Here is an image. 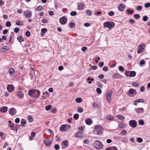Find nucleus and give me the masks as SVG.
<instances>
[{"label":"nucleus","instance_id":"obj_59","mask_svg":"<svg viewBox=\"0 0 150 150\" xmlns=\"http://www.w3.org/2000/svg\"><path fill=\"white\" fill-rule=\"evenodd\" d=\"M48 21V20L46 19H43L42 20V22L43 23H47Z\"/></svg>","mask_w":150,"mask_h":150},{"label":"nucleus","instance_id":"obj_45","mask_svg":"<svg viewBox=\"0 0 150 150\" xmlns=\"http://www.w3.org/2000/svg\"><path fill=\"white\" fill-rule=\"evenodd\" d=\"M79 117V115L78 114H75L73 116V117L76 120H77Z\"/></svg>","mask_w":150,"mask_h":150},{"label":"nucleus","instance_id":"obj_57","mask_svg":"<svg viewBox=\"0 0 150 150\" xmlns=\"http://www.w3.org/2000/svg\"><path fill=\"white\" fill-rule=\"evenodd\" d=\"M6 26L9 27L11 26V23L9 21H8L6 23Z\"/></svg>","mask_w":150,"mask_h":150},{"label":"nucleus","instance_id":"obj_9","mask_svg":"<svg viewBox=\"0 0 150 150\" xmlns=\"http://www.w3.org/2000/svg\"><path fill=\"white\" fill-rule=\"evenodd\" d=\"M129 125L133 128L136 127L137 123L136 121L134 120H131L129 122Z\"/></svg>","mask_w":150,"mask_h":150},{"label":"nucleus","instance_id":"obj_26","mask_svg":"<svg viewBox=\"0 0 150 150\" xmlns=\"http://www.w3.org/2000/svg\"><path fill=\"white\" fill-rule=\"evenodd\" d=\"M17 39L20 42H23L24 41V39L23 38L22 36H20L18 37Z\"/></svg>","mask_w":150,"mask_h":150},{"label":"nucleus","instance_id":"obj_10","mask_svg":"<svg viewBox=\"0 0 150 150\" xmlns=\"http://www.w3.org/2000/svg\"><path fill=\"white\" fill-rule=\"evenodd\" d=\"M112 91L108 92L106 95V99L108 103L110 102L111 99V95L112 94Z\"/></svg>","mask_w":150,"mask_h":150},{"label":"nucleus","instance_id":"obj_42","mask_svg":"<svg viewBox=\"0 0 150 150\" xmlns=\"http://www.w3.org/2000/svg\"><path fill=\"white\" fill-rule=\"evenodd\" d=\"M16 24L18 25H22L23 24V22L20 21L16 22Z\"/></svg>","mask_w":150,"mask_h":150},{"label":"nucleus","instance_id":"obj_50","mask_svg":"<svg viewBox=\"0 0 150 150\" xmlns=\"http://www.w3.org/2000/svg\"><path fill=\"white\" fill-rule=\"evenodd\" d=\"M119 69L120 71L122 72L124 70L123 67L122 66H120L119 67Z\"/></svg>","mask_w":150,"mask_h":150},{"label":"nucleus","instance_id":"obj_28","mask_svg":"<svg viewBox=\"0 0 150 150\" xmlns=\"http://www.w3.org/2000/svg\"><path fill=\"white\" fill-rule=\"evenodd\" d=\"M136 75V73L134 71H132L130 72V77H133Z\"/></svg>","mask_w":150,"mask_h":150},{"label":"nucleus","instance_id":"obj_36","mask_svg":"<svg viewBox=\"0 0 150 150\" xmlns=\"http://www.w3.org/2000/svg\"><path fill=\"white\" fill-rule=\"evenodd\" d=\"M52 106L50 105H49L48 106H46L45 107V110H46L48 111L50 110Z\"/></svg>","mask_w":150,"mask_h":150},{"label":"nucleus","instance_id":"obj_62","mask_svg":"<svg viewBox=\"0 0 150 150\" xmlns=\"http://www.w3.org/2000/svg\"><path fill=\"white\" fill-rule=\"evenodd\" d=\"M111 150H117V148L115 146H112L111 147Z\"/></svg>","mask_w":150,"mask_h":150},{"label":"nucleus","instance_id":"obj_24","mask_svg":"<svg viewBox=\"0 0 150 150\" xmlns=\"http://www.w3.org/2000/svg\"><path fill=\"white\" fill-rule=\"evenodd\" d=\"M106 118L108 120H112L113 119V117L112 116L110 115H108L106 116Z\"/></svg>","mask_w":150,"mask_h":150},{"label":"nucleus","instance_id":"obj_2","mask_svg":"<svg viewBox=\"0 0 150 150\" xmlns=\"http://www.w3.org/2000/svg\"><path fill=\"white\" fill-rule=\"evenodd\" d=\"M103 130L102 126L98 125L95 127L93 133L96 135H99L102 132Z\"/></svg>","mask_w":150,"mask_h":150},{"label":"nucleus","instance_id":"obj_61","mask_svg":"<svg viewBox=\"0 0 150 150\" xmlns=\"http://www.w3.org/2000/svg\"><path fill=\"white\" fill-rule=\"evenodd\" d=\"M132 85L134 87H139V85L137 83L134 82L132 84Z\"/></svg>","mask_w":150,"mask_h":150},{"label":"nucleus","instance_id":"obj_52","mask_svg":"<svg viewBox=\"0 0 150 150\" xmlns=\"http://www.w3.org/2000/svg\"><path fill=\"white\" fill-rule=\"evenodd\" d=\"M84 126H82L81 127H79L78 128V129L79 131L81 132V131H82L84 130Z\"/></svg>","mask_w":150,"mask_h":150},{"label":"nucleus","instance_id":"obj_19","mask_svg":"<svg viewBox=\"0 0 150 150\" xmlns=\"http://www.w3.org/2000/svg\"><path fill=\"white\" fill-rule=\"evenodd\" d=\"M24 15H25V16L27 18H30L32 16V13L31 11H30L28 13H26L25 14L24 13Z\"/></svg>","mask_w":150,"mask_h":150},{"label":"nucleus","instance_id":"obj_13","mask_svg":"<svg viewBox=\"0 0 150 150\" xmlns=\"http://www.w3.org/2000/svg\"><path fill=\"white\" fill-rule=\"evenodd\" d=\"M16 111L14 108H11L10 109L9 113L11 115L13 116L16 114Z\"/></svg>","mask_w":150,"mask_h":150},{"label":"nucleus","instance_id":"obj_37","mask_svg":"<svg viewBox=\"0 0 150 150\" xmlns=\"http://www.w3.org/2000/svg\"><path fill=\"white\" fill-rule=\"evenodd\" d=\"M126 131L125 130H123L119 134L121 135H123L126 134Z\"/></svg>","mask_w":150,"mask_h":150},{"label":"nucleus","instance_id":"obj_49","mask_svg":"<svg viewBox=\"0 0 150 150\" xmlns=\"http://www.w3.org/2000/svg\"><path fill=\"white\" fill-rule=\"evenodd\" d=\"M148 19V17L146 16H145L143 18V20L144 21H146Z\"/></svg>","mask_w":150,"mask_h":150},{"label":"nucleus","instance_id":"obj_6","mask_svg":"<svg viewBox=\"0 0 150 150\" xmlns=\"http://www.w3.org/2000/svg\"><path fill=\"white\" fill-rule=\"evenodd\" d=\"M67 19L65 16L61 18L59 20L60 23L62 25L65 24L67 23Z\"/></svg>","mask_w":150,"mask_h":150},{"label":"nucleus","instance_id":"obj_43","mask_svg":"<svg viewBox=\"0 0 150 150\" xmlns=\"http://www.w3.org/2000/svg\"><path fill=\"white\" fill-rule=\"evenodd\" d=\"M129 71L125 70V75L127 77H130V75H129Z\"/></svg>","mask_w":150,"mask_h":150},{"label":"nucleus","instance_id":"obj_38","mask_svg":"<svg viewBox=\"0 0 150 150\" xmlns=\"http://www.w3.org/2000/svg\"><path fill=\"white\" fill-rule=\"evenodd\" d=\"M134 17L136 19H138L140 18V16L139 14H136L134 15Z\"/></svg>","mask_w":150,"mask_h":150},{"label":"nucleus","instance_id":"obj_5","mask_svg":"<svg viewBox=\"0 0 150 150\" xmlns=\"http://www.w3.org/2000/svg\"><path fill=\"white\" fill-rule=\"evenodd\" d=\"M70 128L69 125H62L60 128V131L62 132L64 131H67Z\"/></svg>","mask_w":150,"mask_h":150},{"label":"nucleus","instance_id":"obj_14","mask_svg":"<svg viewBox=\"0 0 150 150\" xmlns=\"http://www.w3.org/2000/svg\"><path fill=\"white\" fill-rule=\"evenodd\" d=\"M144 102V100L143 99H139L135 100L133 104L134 105H137L138 103H143Z\"/></svg>","mask_w":150,"mask_h":150},{"label":"nucleus","instance_id":"obj_48","mask_svg":"<svg viewBox=\"0 0 150 150\" xmlns=\"http://www.w3.org/2000/svg\"><path fill=\"white\" fill-rule=\"evenodd\" d=\"M139 123L140 125H144V121L142 120H139Z\"/></svg>","mask_w":150,"mask_h":150},{"label":"nucleus","instance_id":"obj_34","mask_svg":"<svg viewBox=\"0 0 150 150\" xmlns=\"http://www.w3.org/2000/svg\"><path fill=\"white\" fill-rule=\"evenodd\" d=\"M1 49L5 50H10L9 47L6 46H4L2 47Z\"/></svg>","mask_w":150,"mask_h":150},{"label":"nucleus","instance_id":"obj_56","mask_svg":"<svg viewBox=\"0 0 150 150\" xmlns=\"http://www.w3.org/2000/svg\"><path fill=\"white\" fill-rule=\"evenodd\" d=\"M30 34V32L29 31H28L25 33V35L27 37H29Z\"/></svg>","mask_w":150,"mask_h":150},{"label":"nucleus","instance_id":"obj_11","mask_svg":"<svg viewBox=\"0 0 150 150\" xmlns=\"http://www.w3.org/2000/svg\"><path fill=\"white\" fill-rule=\"evenodd\" d=\"M7 89L8 92H11L14 91V88L13 85L8 84L7 86Z\"/></svg>","mask_w":150,"mask_h":150},{"label":"nucleus","instance_id":"obj_41","mask_svg":"<svg viewBox=\"0 0 150 150\" xmlns=\"http://www.w3.org/2000/svg\"><path fill=\"white\" fill-rule=\"evenodd\" d=\"M77 14L76 12L75 11H73L71 12L70 15L72 16H76Z\"/></svg>","mask_w":150,"mask_h":150},{"label":"nucleus","instance_id":"obj_64","mask_svg":"<svg viewBox=\"0 0 150 150\" xmlns=\"http://www.w3.org/2000/svg\"><path fill=\"white\" fill-rule=\"evenodd\" d=\"M145 63V61L143 60H141L140 62V64L141 65H143Z\"/></svg>","mask_w":150,"mask_h":150},{"label":"nucleus","instance_id":"obj_23","mask_svg":"<svg viewBox=\"0 0 150 150\" xmlns=\"http://www.w3.org/2000/svg\"><path fill=\"white\" fill-rule=\"evenodd\" d=\"M42 10V6L40 5L35 8V11H40Z\"/></svg>","mask_w":150,"mask_h":150},{"label":"nucleus","instance_id":"obj_27","mask_svg":"<svg viewBox=\"0 0 150 150\" xmlns=\"http://www.w3.org/2000/svg\"><path fill=\"white\" fill-rule=\"evenodd\" d=\"M62 143L64 146L66 147H67L69 145L68 141L67 140H65L62 142Z\"/></svg>","mask_w":150,"mask_h":150},{"label":"nucleus","instance_id":"obj_47","mask_svg":"<svg viewBox=\"0 0 150 150\" xmlns=\"http://www.w3.org/2000/svg\"><path fill=\"white\" fill-rule=\"evenodd\" d=\"M137 142L139 143H141L143 142V139L140 137H138L137 139Z\"/></svg>","mask_w":150,"mask_h":150},{"label":"nucleus","instance_id":"obj_20","mask_svg":"<svg viewBox=\"0 0 150 150\" xmlns=\"http://www.w3.org/2000/svg\"><path fill=\"white\" fill-rule=\"evenodd\" d=\"M125 7V6L124 5L122 4H121L119 6L118 8L120 11H122L124 10V8Z\"/></svg>","mask_w":150,"mask_h":150},{"label":"nucleus","instance_id":"obj_35","mask_svg":"<svg viewBox=\"0 0 150 150\" xmlns=\"http://www.w3.org/2000/svg\"><path fill=\"white\" fill-rule=\"evenodd\" d=\"M75 100L76 102L78 103H80L82 101V100L80 98H76Z\"/></svg>","mask_w":150,"mask_h":150},{"label":"nucleus","instance_id":"obj_7","mask_svg":"<svg viewBox=\"0 0 150 150\" xmlns=\"http://www.w3.org/2000/svg\"><path fill=\"white\" fill-rule=\"evenodd\" d=\"M145 45H140L139 47V49L137 50V53L139 54L142 53L144 50Z\"/></svg>","mask_w":150,"mask_h":150},{"label":"nucleus","instance_id":"obj_3","mask_svg":"<svg viewBox=\"0 0 150 150\" xmlns=\"http://www.w3.org/2000/svg\"><path fill=\"white\" fill-rule=\"evenodd\" d=\"M103 25L105 27L108 28L110 30L114 27L115 25L114 23L112 21L105 22L104 23Z\"/></svg>","mask_w":150,"mask_h":150},{"label":"nucleus","instance_id":"obj_31","mask_svg":"<svg viewBox=\"0 0 150 150\" xmlns=\"http://www.w3.org/2000/svg\"><path fill=\"white\" fill-rule=\"evenodd\" d=\"M1 110L3 112H5L7 110V107H3L2 108Z\"/></svg>","mask_w":150,"mask_h":150},{"label":"nucleus","instance_id":"obj_58","mask_svg":"<svg viewBox=\"0 0 150 150\" xmlns=\"http://www.w3.org/2000/svg\"><path fill=\"white\" fill-rule=\"evenodd\" d=\"M114 14V12L113 11H111L108 13V15L110 16H113Z\"/></svg>","mask_w":150,"mask_h":150},{"label":"nucleus","instance_id":"obj_18","mask_svg":"<svg viewBox=\"0 0 150 150\" xmlns=\"http://www.w3.org/2000/svg\"><path fill=\"white\" fill-rule=\"evenodd\" d=\"M118 126L120 128L122 129L126 127V125L124 123H122L119 124Z\"/></svg>","mask_w":150,"mask_h":150},{"label":"nucleus","instance_id":"obj_17","mask_svg":"<svg viewBox=\"0 0 150 150\" xmlns=\"http://www.w3.org/2000/svg\"><path fill=\"white\" fill-rule=\"evenodd\" d=\"M51 142V141L48 139H46L44 141V143L47 146H50Z\"/></svg>","mask_w":150,"mask_h":150},{"label":"nucleus","instance_id":"obj_16","mask_svg":"<svg viewBox=\"0 0 150 150\" xmlns=\"http://www.w3.org/2000/svg\"><path fill=\"white\" fill-rule=\"evenodd\" d=\"M85 122L86 124L88 125H91L92 123L91 119L88 118L85 119Z\"/></svg>","mask_w":150,"mask_h":150},{"label":"nucleus","instance_id":"obj_54","mask_svg":"<svg viewBox=\"0 0 150 150\" xmlns=\"http://www.w3.org/2000/svg\"><path fill=\"white\" fill-rule=\"evenodd\" d=\"M47 29L46 28H42L41 30V31L42 33H45L47 32Z\"/></svg>","mask_w":150,"mask_h":150},{"label":"nucleus","instance_id":"obj_51","mask_svg":"<svg viewBox=\"0 0 150 150\" xmlns=\"http://www.w3.org/2000/svg\"><path fill=\"white\" fill-rule=\"evenodd\" d=\"M108 68L106 66L104 67L103 69V70L105 71H108Z\"/></svg>","mask_w":150,"mask_h":150},{"label":"nucleus","instance_id":"obj_22","mask_svg":"<svg viewBox=\"0 0 150 150\" xmlns=\"http://www.w3.org/2000/svg\"><path fill=\"white\" fill-rule=\"evenodd\" d=\"M26 121L24 119H22L21 120V126L22 127L24 126L25 124Z\"/></svg>","mask_w":150,"mask_h":150},{"label":"nucleus","instance_id":"obj_46","mask_svg":"<svg viewBox=\"0 0 150 150\" xmlns=\"http://www.w3.org/2000/svg\"><path fill=\"white\" fill-rule=\"evenodd\" d=\"M54 147L55 149L58 150L59 149V146L58 144H56L54 145Z\"/></svg>","mask_w":150,"mask_h":150},{"label":"nucleus","instance_id":"obj_40","mask_svg":"<svg viewBox=\"0 0 150 150\" xmlns=\"http://www.w3.org/2000/svg\"><path fill=\"white\" fill-rule=\"evenodd\" d=\"M77 110L80 113L82 112L83 111V109L80 107H78Z\"/></svg>","mask_w":150,"mask_h":150},{"label":"nucleus","instance_id":"obj_15","mask_svg":"<svg viewBox=\"0 0 150 150\" xmlns=\"http://www.w3.org/2000/svg\"><path fill=\"white\" fill-rule=\"evenodd\" d=\"M17 96L19 98H21L24 96L23 93L21 91H18L17 93Z\"/></svg>","mask_w":150,"mask_h":150},{"label":"nucleus","instance_id":"obj_39","mask_svg":"<svg viewBox=\"0 0 150 150\" xmlns=\"http://www.w3.org/2000/svg\"><path fill=\"white\" fill-rule=\"evenodd\" d=\"M28 118L30 122H31L33 121V118L31 116L29 115L28 116Z\"/></svg>","mask_w":150,"mask_h":150},{"label":"nucleus","instance_id":"obj_32","mask_svg":"<svg viewBox=\"0 0 150 150\" xmlns=\"http://www.w3.org/2000/svg\"><path fill=\"white\" fill-rule=\"evenodd\" d=\"M135 91L132 88H130L129 90V93L130 94H132L134 93Z\"/></svg>","mask_w":150,"mask_h":150},{"label":"nucleus","instance_id":"obj_33","mask_svg":"<svg viewBox=\"0 0 150 150\" xmlns=\"http://www.w3.org/2000/svg\"><path fill=\"white\" fill-rule=\"evenodd\" d=\"M86 12L87 15L88 16H91L92 14V12L90 10H87Z\"/></svg>","mask_w":150,"mask_h":150},{"label":"nucleus","instance_id":"obj_29","mask_svg":"<svg viewBox=\"0 0 150 150\" xmlns=\"http://www.w3.org/2000/svg\"><path fill=\"white\" fill-rule=\"evenodd\" d=\"M69 26L71 28H74L75 27V24L74 22H71L69 24Z\"/></svg>","mask_w":150,"mask_h":150},{"label":"nucleus","instance_id":"obj_60","mask_svg":"<svg viewBox=\"0 0 150 150\" xmlns=\"http://www.w3.org/2000/svg\"><path fill=\"white\" fill-rule=\"evenodd\" d=\"M19 30V29L18 28H16L14 29V32L16 33H18Z\"/></svg>","mask_w":150,"mask_h":150},{"label":"nucleus","instance_id":"obj_53","mask_svg":"<svg viewBox=\"0 0 150 150\" xmlns=\"http://www.w3.org/2000/svg\"><path fill=\"white\" fill-rule=\"evenodd\" d=\"M96 91L99 94H100L101 93V90L99 88H98L96 89Z\"/></svg>","mask_w":150,"mask_h":150},{"label":"nucleus","instance_id":"obj_8","mask_svg":"<svg viewBox=\"0 0 150 150\" xmlns=\"http://www.w3.org/2000/svg\"><path fill=\"white\" fill-rule=\"evenodd\" d=\"M138 114H142L144 112V109L142 108H135L134 110Z\"/></svg>","mask_w":150,"mask_h":150},{"label":"nucleus","instance_id":"obj_55","mask_svg":"<svg viewBox=\"0 0 150 150\" xmlns=\"http://www.w3.org/2000/svg\"><path fill=\"white\" fill-rule=\"evenodd\" d=\"M144 6L146 8L149 7H150V3H146L144 5Z\"/></svg>","mask_w":150,"mask_h":150},{"label":"nucleus","instance_id":"obj_30","mask_svg":"<svg viewBox=\"0 0 150 150\" xmlns=\"http://www.w3.org/2000/svg\"><path fill=\"white\" fill-rule=\"evenodd\" d=\"M15 72V71L14 69L12 68H10L8 69V72L9 73H10V74H13Z\"/></svg>","mask_w":150,"mask_h":150},{"label":"nucleus","instance_id":"obj_63","mask_svg":"<svg viewBox=\"0 0 150 150\" xmlns=\"http://www.w3.org/2000/svg\"><path fill=\"white\" fill-rule=\"evenodd\" d=\"M142 6H138L137 7L136 9L139 11H140L142 10Z\"/></svg>","mask_w":150,"mask_h":150},{"label":"nucleus","instance_id":"obj_4","mask_svg":"<svg viewBox=\"0 0 150 150\" xmlns=\"http://www.w3.org/2000/svg\"><path fill=\"white\" fill-rule=\"evenodd\" d=\"M94 147L98 149H101L103 146V144L101 142L99 141H96L94 144Z\"/></svg>","mask_w":150,"mask_h":150},{"label":"nucleus","instance_id":"obj_25","mask_svg":"<svg viewBox=\"0 0 150 150\" xmlns=\"http://www.w3.org/2000/svg\"><path fill=\"white\" fill-rule=\"evenodd\" d=\"M117 118L119 119L120 120H124L125 119V118L123 115H118L117 116Z\"/></svg>","mask_w":150,"mask_h":150},{"label":"nucleus","instance_id":"obj_1","mask_svg":"<svg viewBox=\"0 0 150 150\" xmlns=\"http://www.w3.org/2000/svg\"><path fill=\"white\" fill-rule=\"evenodd\" d=\"M28 95L33 98H38L40 95V91L37 89L31 90L28 92Z\"/></svg>","mask_w":150,"mask_h":150},{"label":"nucleus","instance_id":"obj_44","mask_svg":"<svg viewBox=\"0 0 150 150\" xmlns=\"http://www.w3.org/2000/svg\"><path fill=\"white\" fill-rule=\"evenodd\" d=\"M126 11L127 12L128 14H129V13L132 14L133 13V11L132 10H130L129 9L127 10Z\"/></svg>","mask_w":150,"mask_h":150},{"label":"nucleus","instance_id":"obj_12","mask_svg":"<svg viewBox=\"0 0 150 150\" xmlns=\"http://www.w3.org/2000/svg\"><path fill=\"white\" fill-rule=\"evenodd\" d=\"M84 5L82 2H80L78 5L77 9L79 10H83L84 9Z\"/></svg>","mask_w":150,"mask_h":150},{"label":"nucleus","instance_id":"obj_21","mask_svg":"<svg viewBox=\"0 0 150 150\" xmlns=\"http://www.w3.org/2000/svg\"><path fill=\"white\" fill-rule=\"evenodd\" d=\"M82 132H77L76 134V136L77 137L79 138L82 136Z\"/></svg>","mask_w":150,"mask_h":150}]
</instances>
